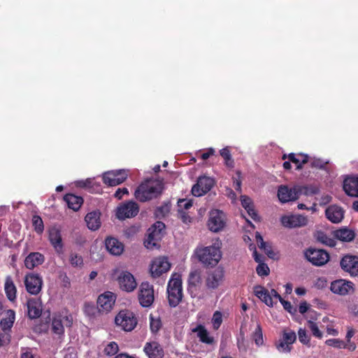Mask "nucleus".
Instances as JSON below:
<instances>
[{
  "instance_id": "obj_43",
  "label": "nucleus",
  "mask_w": 358,
  "mask_h": 358,
  "mask_svg": "<svg viewBox=\"0 0 358 358\" xmlns=\"http://www.w3.org/2000/svg\"><path fill=\"white\" fill-rule=\"evenodd\" d=\"M32 224L34 230L37 234H42L44 230L43 222L39 215H34L32 217Z\"/></svg>"
},
{
  "instance_id": "obj_11",
  "label": "nucleus",
  "mask_w": 358,
  "mask_h": 358,
  "mask_svg": "<svg viewBox=\"0 0 358 358\" xmlns=\"http://www.w3.org/2000/svg\"><path fill=\"white\" fill-rule=\"evenodd\" d=\"M24 285L28 293L37 295L41 291L43 279L38 273H28L24 277Z\"/></svg>"
},
{
  "instance_id": "obj_18",
  "label": "nucleus",
  "mask_w": 358,
  "mask_h": 358,
  "mask_svg": "<svg viewBox=\"0 0 358 358\" xmlns=\"http://www.w3.org/2000/svg\"><path fill=\"white\" fill-rule=\"evenodd\" d=\"M330 289L334 294L344 296L354 292V284L350 281L339 279L331 283Z\"/></svg>"
},
{
  "instance_id": "obj_32",
  "label": "nucleus",
  "mask_w": 358,
  "mask_h": 358,
  "mask_svg": "<svg viewBox=\"0 0 358 358\" xmlns=\"http://www.w3.org/2000/svg\"><path fill=\"white\" fill-rule=\"evenodd\" d=\"M333 234L335 238L340 240L343 242H350L355 238L354 231L348 228H341L333 231Z\"/></svg>"
},
{
  "instance_id": "obj_63",
  "label": "nucleus",
  "mask_w": 358,
  "mask_h": 358,
  "mask_svg": "<svg viewBox=\"0 0 358 358\" xmlns=\"http://www.w3.org/2000/svg\"><path fill=\"white\" fill-rule=\"evenodd\" d=\"M255 238L259 248L265 246V243H266V242L264 241L263 237L259 232H256Z\"/></svg>"
},
{
  "instance_id": "obj_26",
  "label": "nucleus",
  "mask_w": 358,
  "mask_h": 358,
  "mask_svg": "<svg viewBox=\"0 0 358 358\" xmlns=\"http://www.w3.org/2000/svg\"><path fill=\"white\" fill-rule=\"evenodd\" d=\"M343 189L350 196L358 197V177H348L343 182Z\"/></svg>"
},
{
  "instance_id": "obj_35",
  "label": "nucleus",
  "mask_w": 358,
  "mask_h": 358,
  "mask_svg": "<svg viewBox=\"0 0 358 358\" xmlns=\"http://www.w3.org/2000/svg\"><path fill=\"white\" fill-rule=\"evenodd\" d=\"M15 314L14 310H8L6 313V316L3 317L0 322V325L1 329L6 331L7 330H10L15 322Z\"/></svg>"
},
{
  "instance_id": "obj_47",
  "label": "nucleus",
  "mask_w": 358,
  "mask_h": 358,
  "mask_svg": "<svg viewBox=\"0 0 358 358\" xmlns=\"http://www.w3.org/2000/svg\"><path fill=\"white\" fill-rule=\"evenodd\" d=\"M192 201L189 199H179L178 201V213H182L184 210H188L192 206Z\"/></svg>"
},
{
  "instance_id": "obj_2",
  "label": "nucleus",
  "mask_w": 358,
  "mask_h": 358,
  "mask_svg": "<svg viewBox=\"0 0 358 358\" xmlns=\"http://www.w3.org/2000/svg\"><path fill=\"white\" fill-rule=\"evenodd\" d=\"M220 245V242L217 241L212 245L197 247L194 250V255L204 266L213 267L218 264L222 258Z\"/></svg>"
},
{
  "instance_id": "obj_3",
  "label": "nucleus",
  "mask_w": 358,
  "mask_h": 358,
  "mask_svg": "<svg viewBox=\"0 0 358 358\" xmlns=\"http://www.w3.org/2000/svg\"><path fill=\"white\" fill-rule=\"evenodd\" d=\"M168 301L170 306L176 307L182 298L181 277L178 273H173L167 286Z\"/></svg>"
},
{
  "instance_id": "obj_40",
  "label": "nucleus",
  "mask_w": 358,
  "mask_h": 358,
  "mask_svg": "<svg viewBox=\"0 0 358 358\" xmlns=\"http://www.w3.org/2000/svg\"><path fill=\"white\" fill-rule=\"evenodd\" d=\"M119 350V346L117 343L111 341L108 343L103 349V354L108 357L115 355Z\"/></svg>"
},
{
  "instance_id": "obj_50",
  "label": "nucleus",
  "mask_w": 358,
  "mask_h": 358,
  "mask_svg": "<svg viewBox=\"0 0 358 358\" xmlns=\"http://www.w3.org/2000/svg\"><path fill=\"white\" fill-rule=\"evenodd\" d=\"M282 338L287 343L292 345L296 339V334L292 331H287L283 333Z\"/></svg>"
},
{
  "instance_id": "obj_22",
  "label": "nucleus",
  "mask_w": 358,
  "mask_h": 358,
  "mask_svg": "<svg viewBox=\"0 0 358 358\" xmlns=\"http://www.w3.org/2000/svg\"><path fill=\"white\" fill-rule=\"evenodd\" d=\"M120 288L126 292H132L136 287V282L134 275L128 271H122L118 276Z\"/></svg>"
},
{
  "instance_id": "obj_48",
  "label": "nucleus",
  "mask_w": 358,
  "mask_h": 358,
  "mask_svg": "<svg viewBox=\"0 0 358 358\" xmlns=\"http://www.w3.org/2000/svg\"><path fill=\"white\" fill-rule=\"evenodd\" d=\"M326 344L329 346L340 348V349L346 348V345L344 341L339 340V339H336V338H331V339L327 340Z\"/></svg>"
},
{
  "instance_id": "obj_27",
  "label": "nucleus",
  "mask_w": 358,
  "mask_h": 358,
  "mask_svg": "<svg viewBox=\"0 0 358 358\" xmlns=\"http://www.w3.org/2000/svg\"><path fill=\"white\" fill-rule=\"evenodd\" d=\"M326 216L333 223H338L343 219L344 211L338 206H330L325 211Z\"/></svg>"
},
{
  "instance_id": "obj_34",
  "label": "nucleus",
  "mask_w": 358,
  "mask_h": 358,
  "mask_svg": "<svg viewBox=\"0 0 358 358\" xmlns=\"http://www.w3.org/2000/svg\"><path fill=\"white\" fill-rule=\"evenodd\" d=\"M64 201L66 203L68 207L75 211L80 209L83 199L81 196H76L73 194H67L64 197Z\"/></svg>"
},
{
  "instance_id": "obj_28",
  "label": "nucleus",
  "mask_w": 358,
  "mask_h": 358,
  "mask_svg": "<svg viewBox=\"0 0 358 358\" xmlns=\"http://www.w3.org/2000/svg\"><path fill=\"white\" fill-rule=\"evenodd\" d=\"M45 261L44 255L40 252H31L24 259V266L28 269H33L41 265Z\"/></svg>"
},
{
  "instance_id": "obj_61",
  "label": "nucleus",
  "mask_w": 358,
  "mask_h": 358,
  "mask_svg": "<svg viewBox=\"0 0 358 358\" xmlns=\"http://www.w3.org/2000/svg\"><path fill=\"white\" fill-rule=\"evenodd\" d=\"M241 205L243 208L248 207V206L252 203V199L245 195H243L241 196Z\"/></svg>"
},
{
  "instance_id": "obj_16",
  "label": "nucleus",
  "mask_w": 358,
  "mask_h": 358,
  "mask_svg": "<svg viewBox=\"0 0 358 358\" xmlns=\"http://www.w3.org/2000/svg\"><path fill=\"white\" fill-rule=\"evenodd\" d=\"M341 268L352 277H358V256L347 255L340 262Z\"/></svg>"
},
{
  "instance_id": "obj_53",
  "label": "nucleus",
  "mask_w": 358,
  "mask_h": 358,
  "mask_svg": "<svg viewBox=\"0 0 358 358\" xmlns=\"http://www.w3.org/2000/svg\"><path fill=\"white\" fill-rule=\"evenodd\" d=\"M327 280L325 277L317 278L314 282V287L317 289H322L327 286Z\"/></svg>"
},
{
  "instance_id": "obj_10",
  "label": "nucleus",
  "mask_w": 358,
  "mask_h": 358,
  "mask_svg": "<svg viewBox=\"0 0 358 358\" xmlns=\"http://www.w3.org/2000/svg\"><path fill=\"white\" fill-rule=\"evenodd\" d=\"M127 177V171L124 169L113 170L103 174V180L108 186H117L125 181Z\"/></svg>"
},
{
  "instance_id": "obj_58",
  "label": "nucleus",
  "mask_w": 358,
  "mask_h": 358,
  "mask_svg": "<svg viewBox=\"0 0 358 358\" xmlns=\"http://www.w3.org/2000/svg\"><path fill=\"white\" fill-rule=\"evenodd\" d=\"M250 250H253L252 256L255 262L261 264L263 260V257L257 253L255 245L252 244L250 245Z\"/></svg>"
},
{
  "instance_id": "obj_51",
  "label": "nucleus",
  "mask_w": 358,
  "mask_h": 358,
  "mask_svg": "<svg viewBox=\"0 0 358 358\" xmlns=\"http://www.w3.org/2000/svg\"><path fill=\"white\" fill-rule=\"evenodd\" d=\"M308 327L310 328L313 335L317 338H321L322 336V332L320 331L317 324L309 320L308 321Z\"/></svg>"
},
{
  "instance_id": "obj_20",
  "label": "nucleus",
  "mask_w": 358,
  "mask_h": 358,
  "mask_svg": "<svg viewBox=\"0 0 358 358\" xmlns=\"http://www.w3.org/2000/svg\"><path fill=\"white\" fill-rule=\"evenodd\" d=\"M296 185L293 187H288L281 185L278 189V197L281 203H287L296 200L298 197Z\"/></svg>"
},
{
  "instance_id": "obj_62",
  "label": "nucleus",
  "mask_w": 358,
  "mask_h": 358,
  "mask_svg": "<svg viewBox=\"0 0 358 358\" xmlns=\"http://www.w3.org/2000/svg\"><path fill=\"white\" fill-rule=\"evenodd\" d=\"M215 154V150L212 148H208L205 152L202 153L201 157L202 159H208L210 156Z\"/></svg>"
},
{
  "instance_id": "obj_54",
  "label": "nucleus",
  "mask_w": 358,
  "mask_h": 358,
  "mask_svg": "<svg viewBox=\"0 0 358 358\" xmlns=\"http://www.w3.org/2000/svg\"><path fill=\"white\" fill-rule=\"evenodd\" d=\"M245 210L247 211L248 215L255 221L259 220L257 213L254 208L253 203H251L248 207H245Z\"/></svg>"
},
{
  "instance_id": "obj_19",
  "label": "nucleus",
  "mask_w": 358,
  "mask_h": 358,
  "mask_svg": "<svg viewBox=\"0 0 358 358\" xmlns=\"http://www.w3.org/2000/svg\"><path fill=\"white\" fill-rule=\"evenodd\" d=\"M115 295L111 292H106L101 294L97 299V308L100 312H110L115 302Z\"/></svg>"
},
{
  "instance_id": "obj_49",
  "label": "nucleus",
  "mask_w": 358,
  "mask_h": 358,
  "mask_svg": "<svg viewBox=\"0 0 358 358\" xmlns=\"http://www.w3.org/2000/svg\"><path fill=\"white\" fill-rule=\"evenodd\" d=\"M170 210V206L169 204H164L158 207L155 210V215L157 217H163L168 215Z\"/></svg>"
},
{
  "instance_id": "obj_37",
  "label": "nucleus",
  "mask_w": 358,
  "mask_h": 358,
  "mask_svg": "<svg viewBox=\"0 0 358 358\" xmlns=\"http://www.w3.org/2000/svg\"><path fill=\"white\" fill-rule=\"evenodd\" d=\"M290 162L295 164L297 169H300L302 165L308 162V156L307 155L299 154L296 155L294 153H290L288 155Z\"/></svg>"
},
{
  "instance_id": "obj_25",
  "label": "nucleus",
  "mask_w": 358,
  "mask_h": 358,
  "mask_svg": "<svg viewBox=\"0 0 358 358\" xmlns=\"http://www.w3.org/2000/svg\"><path fill=\"white\" fill-rule=\"evenodd\" d=\"M28 316L30 319L38 318L42 313V303L35 299H29L27 302Z\"/></svg>"
},
{
  "instance_id": "obj_41",
  "label": "nucleus",
  "mask_w": 358,
  "mask_h": 358,
  "mask_svg": "<svg viewBox=\"0 0 358 358\" xmlns=\"http://www.w3.org/2000/svg\"><path fill=\"white\" fill-rule=\"evenodd\" d=\"M252 339L257 346L263 345L264 338L262 329L260 324H257L255 330L252 333Z\"/></svg>"
},
{
  "instance_id": "obj_44",
  "label": "nucleus",
  "mask_w": 358,
  "mask_h": 358,
  "mask_svg": "<svg viewBox=\"0 0 358 358\" xmlns=\"http://www.w3.org/2000/svg\"><path fill=\"white\" fill-rule=\"evenodd\" d=\"M211 322L213 329L217 330L222 323V313L219 310H216L213 315Z\"/></svg>"
},
{
  "instance_id": "obj_30",
  "label": "nucleus",
  "mask_w": 358,
  "mask_h": 358,
  "mask_svg": "<svg viewBox=\"0 0 358 358\" xmlns=\"http://www.w3.org/2000/svg\"><path fill=\"white\" fill-rule=\"evenodd\" d=\"M254 294L255 295L259 298L262 301H263L266 305L269 307H273L274 303L273 301L272 297L268 292V291L261 285H257L254 287Z\"/></svg>"
},
{
  "instance_id": "obj_4",
  "label": "nucleus",
  "mask_w": 358,
  "mask_h": 358,
  "mask_svg": "<svg viewBox=\"0 0 358 358\" xmlns=\"http://www.w3.org/2000/svg\"><path fill=\"white\" fill-rule=\"evenodd\" d=\"M165 224L160 221L154 223L148 229V238L144 242L145 246L150 250L158 246V242L162 238Z\"/></svg>"
},
{
  "instance_id": "obj_59",
  "label": "nucleus",
  "mask_w": 358,
  "mask_h": 358,
  "mask_svg": "<svg viewBox=\"0 0 358 358\" xmlns=\"http://www.w3.org/2000/svg\"><path fill=\"white\" fill-rule=\"evenodd\" d=\"M259 248L263 250L269 257L274 258L275 253L272 250L271 245H270L268 243H265L264 247H260Z\"/></svg>"
},
{
  "instance_id": "obj_55",
  "label": "nucleus",
  "mask_w": 358,
  "mask_h": 358,
  "mask_svg": "<svg viewBox=\"0 0 358 358\" xmlns=\"http://www.w3.org/2000/svg\"><path fill=\"white\" fill-rule=\"evenodd\" d=\"M279 301L282 305L285 310L291 314H294L296 312V308L293 307L289 301H285L281 298Z\"/></svg>"
},
{
  "instance_id": "obj_12",
  "label": "nucleus",
  "mask_w": 358,
  "mask_h": 358,
  "mask_svg": "<svg viewBox=\"0 0 358 358\" xmlns=\"http://www.w3.org/2000/svg\"><path fill=\"white\" fill-rule=\"evenodd\" d=\"M139 212L138 205L133 201L124 203L117 208L116 215L119 220L135 217Z\"/></svg>"
},
{
  "instance_id": "obj_33",
  "label": "nucleus",
  "mask_w": 358,
  "mask_h": 358,
  "mask_svg": "<svg viewBox=\"0 0 358 358\" xmlns=\"http://www.w3.org/2000/svg\"><path fill=\"white\" fill-rule=\"evenodd\" d=\"M4 291L9 301H14L15 300L17 289L11 276L10 275L6 276V278Z\"/></svg>"
},
{
  "instance_id": "obj_6",
  "label": "nucleus",
  "mask_w": 358,
  "mask_h": 358,
  "mask_svg": "<svg viewBox=\"0 0 358 358\" xmlns=\"http://www.w3.org/2000/svg\"><path fill=\"white\" fill-rule=\"evenodd\" d=\"M115 322L124 331H131L136 327L137 319L131 311L126 310L120 311L117 315Z\"/></svg>"
},
{
  "instance_id": "obj_60",
  "label": "nucleus",
  "mask_w": 358,
  "mask_h": 358,
  "mask_svg": "<svg viewBox=\"0 0 358 358\" xmlns=\"http://www.w3.org/2000/svg\"><path fill=\"white\" fill-rule=\"evenodd\" d=\"M124 194H129L128 189L126 187L118 188L115 193V197L121 199Z\"/></svg>"
},
{
  "instance_id": "obj_38",
  "label": "nucleus",
  "mask_w": 358,
  "mask_h": 358,
  "mask_svg": "<svg viewBox=\"0 0 358 358\" xmlns=\"http://www.w3.org/2000/svg\"><path fill=\"white\" fill-rule=\"evenodd\" d=\"M202 280L199 271L195 270L189 273L188 282L190 288L196 287L201 284Z\"/></svg>"
},
{
  "instance_id": "obj_39",
  "label": "nucleus",
  "mask_w": 358,
  "mask_h": 358,
  "mask_svg": "<svg viewBox=\"0 0 358 358\" xmlns=\"http://www.w3.org/2000/svg\"><path fill=\"white\" fill-rule=\"evenodd\" d=\"M298 197L300 195L304 194L306 196L314 195L318 193V189L313 186H300L296 185Z\"/></svg>"
},
{
  "instance_id": "obj_42",
  "label": "nucleus",
  "mask_w": 358,
  "mask_h": 358,
  "mask_svg": "<svg viewBox=\"0 0 358 358\" xmlns=\"http://www.w3.org/2000/svg\"><path fill=\"white\" fill-rule=\"evenodd\" d=\"M162 327V321L159 317H155L152 315H150V328L153 334H156Z\"/></svg>"
},
{
  "instance_id": "obj_13",
  "label": "nucleus",
  "mask_w": 358,
  "mask_h": 358,
  "mask_svg": "<svg viewBox=\"0 0 358 358\" xmlns=\"http://www.w3.org/2000/svg\"><path fill=\"white\" fill-rule=\"evenodd\" d=\"M214 180L208 176H201L192 188V193L195 196H201L209 192L214 185Z\"/></svg>"
},
{
  "instance_id": "obj_15",
  "label": "nucleus",
  "mask_w": 358,
  "mask_h": 358,
  "mask_svg": "<svg viewBox=\"0 0 358 358\" xmlns=\"http://www.w3.org/2000/svg\"><path fill=\"white\" fill-rule=\"evenodd\" d=\"M171 268V264L166 257H159L154 259L150 265V271L153 278L159 277L167 272Z\"/></svg>"
},
{
  "instance_id": "obj_56",
  "label": "nucleus",
  "mask_w": 358,
  "mask_h": 358,
  "mask_svg": "<svg viewBox=\"0 0 358 358\" xmlns=\"http://www.w3.org/2000/svg\"><path fill=\"white\" fill-rule=\"evenodd\" d=\"M327 164V162H324L321 159H313L310 162V165L312 167H315L318 169H324Z\"/></svg>"
},
{
  "instance_id": "obj_57",
  "label": "nucleus",
  "mask_w": 358,
  "mask_h": 358,
  "mask_svg": "<svg viewBox=\"0 0 358 358\" xmlns=\"http://www.w3.org/2000/svg\"><path fill=\"white\" fill-rule=\"evenodd\" d=\"M299 340L303 344H308L309 343V337L306 334L305 329H300L298 332Z\"/></svg>"
},
{
  "instance_id": "obj_64",
  "label": "nucleus",
  "mask_w": 358,
  "mask_h": 358,
  "mask_svg": "<svg viewBox=\"0 0 358 358\" xmlns=\"http://www.w3.org/2000/svg\"><path fill=\"white\" fill-rule=\"evenodd\" d=\"M220 155L224 159H228L231 157L229 150L227 148H222L220 151Z\"/></svg>"
},
{
  "instance_id": "obj_14",
  "label": "nucleus",
  "mask_w": 358,
  "mask_h": 358,
  "mask_svg": "<svg viewBox=\"0 0 358 358\" xmlns=\"http://www.w3.org/2000/svg\"><path fill=\"white\" fill-rule=\"evenodd\" d=\"M209 229L213 232H218L225 226V215L224 213L219 210H212L210 212L208 221Z\"/></svg>"
},
{
  "instance_id": "obj_8",
  "label": "nucleus",
  "mask_w": 358,
  "mask_h": 358,
  "mask_svg": "<svg viewBox=\"0 0 358 358\" xmlns=\"http://www.w3.org/2000/svg\"><path fill=\"white\" fill-rule=\"evenodd\" d=\"M138 301L142 307H150L155 300L153 286L148 282H142L138 291Z\"/></svg>"
},
{
  "instance_id": "obj_24",
  "label": "nucleus",
  "mask_w": 358,
  "mask_h": 358,
  "mask_svg": "<svg viewBox=\"0 0 358 358\" xmlns=\"http://www.w3.org/2000/svg\"><path fill=\"white\" fill-rule=\"evenodd\" d=\"M106 250L113 255H120L124 250L123 244L117 238L108 237L105 241Z\"/></svg>"
},
{
  "instance_id": "obj_31",
  "label": "nucleus",
  "mask_w": 358,
  "mask_h": 358,
  "mask_svg": "<svg viewBox=\"0 0 358 358\" xmlns=\"http://www.w3.org/2000/svg\"><path fill=\"white\" fill-rule=\"evenodd\" d=\"M192 331L197 333V336L201 343L208 345H214L215 343L214 337L210 335L209 332L203 325H198Z\"/></svg>"
},
{
  "instance_id": "obj_21",
  "label": "nucleus",
  "mask_w": 358,
  "mask_h": 358,
  "mask_svg": "<svg viewBox=\"0 0 358 358\" xmlns=\"http://www.w3.org/2000/svg\"><path fill=\"white\" fill-rule=\"evenodd\" d=\"M282 224L287 228H296L306 226L307 217L301 215H291L281 217Z\"/></svg>"
},
{
  "instance_id": "obj_1",
  "label": "nucleus",
  "mask_w": 358,
  "mask_h": 358,
  "mask_svg": "<svg viewBox=\"0 0 358 358\" xmlns=\"http://www.w3.org/2000/svg\"><path fill=\"white\" fill-rule=\"evenodd\" d=\"M163 182L149 178L143 181L134 192L135 198L140 202H146L157 198L163 192Z\"/></svg>"
},
{
  "instance_id": "obj_36",
  "label": "nucleus",
  "mask_w": 358,
  "mask_h": 358,
  "mask_svg": "<svg viewBox=\"0 0 358 358\" xmlns=\"http://www.w3.org/2000/svg\"><path fill=\"white\" fill-rule=\"evenodd\" d=\"M315 237L317 241L330 247H334L336 244V241L334 238L330 237L322 231H317Z\"/></svg>"
},
{
  "instance_id": "obj_5",
  "label": "nucleus",
  "mask_w": 358,
  "mask_h": 358,
  "mask_svg": "<svg viewBox=\"0 0 358 358\" xmlns=\"http://www.w3.org/2000/svg\"><path fill=\"white\" fill-rule=\"evenodd\" d=\"M73 323V317L66 312L55 314L52 320V331L58 335H63L64 327H71Z\"/></svg>"
},
{
  "instance_id": "obj_17",
  "label": "nucleus",
  "mask_w": 358,
  "mask_h": 358,
  "mask_svg": "<svg viewBox=\"0 0 358 358\" xmlns=\"http://www.w3.org/2000/svg\"><path fill=\"white\" fill-rule=\"evenodd\" d=\"M224 270L223 267L218 266L215 269L208 273L206 279V285L208 289L217 288L224 280Z\"/></svg>"
},
{
  "instance_id": "obj_7",
  "label": "nucleus",
  "mask_w": 358,
  "mask_h": 358,
  "mask_svg": "<svg viewBox=\"0 0 358 358\" xmlns=\"http://www.w3.org/2000/svg\"><path fill=\"white\" fill-rule=\"evenodd\" d=\"M306 259L313 265L322 266L329 261V253L322 249L310 248L304 252Z\"/></svg>"
},
{
  "instance_id": "obj_29",
  "label": "nucleus",
  "mask_w": 358,
  "mask_h": 358,
  "mask_svg": "<svg viewBox=\"0 0 358 358\" xmlns=\"http://www.w3.org/2000/svg\"><path fill=\"white\" fill-rule=\"evenodd\" d=\"M100 216L101 213L99 210L90 212L86 215L85 220L89 229L96 231L100 228Z\"/></svg>"
},
{
  "instance_id": "obj_9",
  "label": "nucleus",
  "mask_w": 358,
  "mask_h": 358,
  "mask_svg": "<svg viewBox=\"0 0 358 358\" xmlns=\"http://www.w3.org/2000/svg\"><path fill=\"white\" fill-rule=\"evenodd\" d=\"M48 241L57 255L64 260V243L61 230L57 227L48 229Z\"/></svg>"
},
{
  "instance_id": "obj_52",
  "label": "nucleus",
  "mask_w": 358,
  "mask_h": 358,
  "mask_svg": "<svg viewBox=\"0 0 358 358\" xmlns=\"http://www.w3.org/2000/svg\"><path fill=\"white\" fill-rule=\"evenodd\" d=\"M256 271L259 276H266L269 274L270 270L266 264L261 263L257 266Z\"/></svg>"
},
{
  "instance_id": "obj_23",
  "label": "nucleus",
  "mask_w": 358,
  "mask_h": 358,
  "mask_svg": "<svg viewBox=\"0 0 358 358\" xmlns=\"http://www.w3.org/2000/svg\"><path fill=\"white\" fill-rule=\"evenodd\" d=\"M143 351L149 358H163L164 350L157 342L146 343Z\"/></svg>"
},
{
  "instance_id": "obj_46",
  "label": "nucleus",
  "mask_w": 358,
  "mask_h": 358,
  "mask_svg": "<svg viewBox=\"0 0 358 358\" xmlns=\"http://www.w3.org/2000/svg\"><path fill=\"white\" fill-rule=\"evenodd\" d=\"M276 348L280 352L288 353L291 351L292 347L291 344L287 343L285 341V340L281 338L279 341V343L276 344Z\"/></svg>"
},
{
  "instance_id": "obj_45",
  "label": "nucleus",
  "mask_w": 358,
  "mask_h": 358,
  "mask_svg": "<svg viewBox=\"0 0 358 358\" xmlns=\"http://www.w3.org/2000/svg\"><path fill=\"white\" fill-rule=\"evenodd\" d=\"M69 262L73 267H80L83 264V257L76 253L71 252L69 256Z\"/></svg>"
}]
</instances>
